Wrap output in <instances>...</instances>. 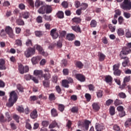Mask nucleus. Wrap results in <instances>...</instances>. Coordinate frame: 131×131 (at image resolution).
<instances>
[{
  "label": "nucleus",
  "instance_id": "18",
  "mask_svg": "<svg viewBox=\"0 0 131 131\" xmlns=\"http://www.w3.org/2000/svg\"><path fill=\"white\" fill-rule=\"evenodd\" d=\"M96 131H103L105 129V126L98 124L95 126Z\"/></svg>",
  "mask_w": 131,
  "mask_h": 131
},
{
  "label": "nucleus",
  "instance_id": "50",
  "mask_svg": "<svg viewBox=\"0 0 131 131\" xmlns=\"http://www.w3.org/2000/svg\"><path fill=\"white\" fill-rule=\"evenodd\" d=\"M109 29H110L111 32H115V29H116V27L112 25V24H110L108 26Z\"/></svg>",
  "mask_w": 131,
  "mask_h": 131
},
{
  "label": "nucleus",
  "instance_id": "16",
  "mask_svg": "<svg viewBox=\"0 0 131 131\" xmlns=\"http://www.w3.org/2000/svg\"><path fill=\"white\" fill-rule=\"evenodd\" d=\"M66 38L68 40L72 41V40H74V38H75V35L74 34H68Z\"/></svg>",
  "mask_w": 131,
  "mask_h": 131
},
{
  "label": "nucleus",
  "instance_id": "3",
  "mask_svg": "<svg viewBox=\"0 0 131 131\" xmlns=\"http://www.w3.org/2000/svg\"><path fill=\"white\" fill-rule=\"evenodd\" d=\"M39 14H50L52 13V7L49 5H43L38 10Z\"/></svg>",
  "mask_w": 131,
  "mask_h": 131
},
{
  "label": "nucleus",
  "instance_id": "37",
  "mask_svg": "<svg viewBox=\"0 0 131 131\" xmlns=\"http://www.w3.org/2000/svg\"><path fill=\"white\" fill-rule=\"evenodd\" d=\"M118 22L119 25H122L124 23V18L122 16H119L118 18Z\"/></svg>",
  "mask_w": 131,
  "mask_h": 131
},
{
  "label": "nucleus",
  "instance_id": "40",
  "mask_svg": "<svg viewBox=\"0 0 131 131\" xmlns=\"http://www.w3.org/2000/svg\"><path fill=\"white\" fill-rule=\"evenodd\" d=\"M14 45L16 47H22V40L20 39H16Z\"/></svg>",
  "mask_w": 131,
  "mask_h": 131
},
{
  "label": "nucleus",
  "instance_id": "17",
  "mask_svg": "<svg viewBox=\"0 0 131 131\" xmlns=\"http://www.w3.org/2000/svg\"><path fill=\"white\" fill-rule=\"evenodd\" d=\"M6 61L4 59H1V70H6Z\"/></svg>",
  "mask_w": 131,
  "mask_h": 131
},
{
  "label": "nucleus",
  "instance_id": "36",
  "mask_svg": "<svg viewBox=\"0 0 131 131\" xmlns=\"http://www.w3.org/2000/svg\"><path fill=\"white\" fill-rule=\"evenodd\" d=\"M57 98H56V96H55V94L51 93L49 96V99L50 101H55Z\"/></svg>",
  "mask_w": 131,
  "mask_h": 131
},
{
  "label": "nucleus",
  "instance_id": "14",
  "mask_svg": "<svg viewBox=\"0 0 131 131\" xmlns=\"http://www.w3.org/2000/svg\"><path fill=\"white\" fill-rule=\"evenodd\" d=\"M37 111L36 110H33L30 114V117L32 118V119H35V118H37Z\"/></svg>",
  "mask_w": 131,
  "mask_h": 131
},
{
  "label": "nucleus",
  "instance_id": "23",
  "mask_svg": "<svg viewBox=\"0 0 131 131\" xmlns=\"http://www.w3.org/2000/svg\"><path fill=\"white\" fill-rule=\"evenodd\" d=\"M34 74L36 76H40L41 77L42 76V71L41 70H35L34 71Z\"/></svg>",
  "mask_w": 131,
  "mask_h": 131
},
{
  "label": "nucleus",
  "instance_id": "49",
  "mask_svg": "<svg viewBox=\"0 0 131 131\" xmlns=\"http://www.w3.org/2000/svg\"><path fill=\"white\" fill-rule=\"evenodd\" d=\"M91 27L95 28L97 26V21L96 20L93 19L91 20V22L90 23Z\"/></svg>",
  "mask_w": 131,
  "mask_h": 131
},
{
  "label": "nucleus",
  "instance_id": "7",
  "mask_svg": "<svg viewBox=\"0 0 131 131\" xmlns=\"http://www.w3.org/2000/svg\"><path fill=\"white\" fill-rule=\"evenodd\" d=\"M18 70L20 74H24L29 72V67L28 66L24 67L22 64H20L18 65Z\"/></svg>",
  "mask_w": 131,
  "mask_h": 131
},
{
  "label": "nucleus",
  "instance_id": "42",
  "mask_svg": "<svg viewBox=\"0 0 131 131\" xmlns=\"http://www.w3.org/2000/svg\"><path fill=\"white\" fill-rule=\"evenodd\" d=\"M88 7H89V5L88 4L81 3L80 9L83 11H84V10H86V9H88Z\"/></svg>",
  "mask_w": 131,
  "mask_h": 131
},
{
  "label": "nucleus",
  "instance_id": "9",
  "mask_svg": "<svg viewBox=\"0 0 131 131\" xmlns=\"http://www.w3.org/2000/svg\"><path fill=\"white\" fill-rule=\"evenodd\" d=\"M5 31L7 34H8L9 37L11 38H14V33L13 32V29L10 26H6L5 28Z\"/></svg>",
  "mask_w": 131,
  "mask_h": 131
},
{
  "label": "nucleus",
  "instance_id": "27",
  "mask_svg": "<svg viewBox=\"0 0 131 131\" xmlns=\"http://www.w3.org/2000/svg\"><path fill=\"white\" fill-rule=\"evenodd\" d=\"M16 24L20 26H23L24 25H25V24L24 23V20L20 18L17 19L16 20Z\"/></svg>",
  "mask_w": 131,
  "mask_h": 131
},
{
  "label": "nucleus",
  "instance_id": "8",
  "mask_svg": "<svg viewBox=\"0 0 131 131\" xmlns=\"http://www.w3.org/2000/svg\"><path fill=\"white\" fill-rule=\"evenodd\" d=\"M44 71L46 73L45 74H42V77H43L45 80H50L52 76V75L51 74V71L50 70H49V69H44Z\"/></svg>",
  "mask_w": 131,
  "mask_h": 131
},
{
  "label": "nucleus",
  "instance_id": "11",
  "mask_svg": "<svg viewBox=\"0 0 131 131\" xmlns=\"http://www.w3.org/2000/svg\"><path fill=\"white\" fill-rule=\"evenodd\" d=\"M34 49L37 50L41 55H42L43 56H47V54L45 52V51H43V49H42V47H41L40 46L36 45L34 46Z\"/></svg>",
  "mask_w": 131,
  "mask_h": 131
},
{
  "label": "nucleus",
  "instance_id": "29",
  "mask_svg": "<svg viewBox=\"0 0 131 131\" xmlns=\"http://www.w3.org/2000/svg\"><path fill=\"white\" fill-rule=\"evenodd\" d=\"M16 110H17L19 113H24V112L25 111L24 107H23V106L22 105H18L16 108Z\"/></svg>",
  "mask_w": 131,
  "mask_h": 131
},
{
  "label": "nucleus",
  "instance_id": "24",
  "mask_svg": "<svg viewBox=\"0 0 131 131\" xmlns=\"http://www.w3.org/2000/svg\"><path fill=\"white\" fill-rule=\"evenodd\" d=\"M105 80L107 83H110V82H112L113 78L112 77H111V76L108 75L105 77Z\"/></svg>",
  "mask_w": 131,
  "mask_h": 131
},
{
  "label": "nucleus",
  "instance_id": "13",
  "mask_svg": "<svg viewBox=\"0 0 131 131\" xmlns=\"http://www.w3.org/2000/svg\"><path fill=\"white\" fill-rule=\"evenodd\" d=\"M33 65H36L39 61H40V57L39 56H36V57H33L32 58L31 60Z\"/></svg>",
  "mask_w": 131,
  "mask_h": 131
},
{
  "label": "nucleus",
  "instance_id": "5",
  "mask_svg": "<svg viewBox=\"0 0 131 131\" xmlns=\"http://www.w3.org/2000/svg\"><path fill=\"white\" fill-rule=\"evenodd\" d=\"M35 54V49L31 47H29L24 52V55L26 58H30Z\"/></svg>",
  "mask_w": 131,
  "mask_h": 131
},
{
  "label": "nucleus",
  "instance_id": "12",
  "mask_svg": "<svg viewBox=\"0 0 131 131\" xmlns=\"http://www.w3.org/2000/svg\"><path fill=\"white\" fill-rule=\"evenodd\" d=\"M76 78L81 82H84L85 81V76L81 74H76Z\"/></svg>",
  "mask_w": 131,
  "mask_h": 131
},
{
  "label": "nucleus",
  "instance_id": "53",
  "mask_svg": "<svg viewBox=\"0 0 131 131\" xmlns=\"http://www.w3.org/2000/svg\"><path fill=\"white\" fill-rule=\"evenodd\" d=\"M96 94L98 98H102L103 97V92L101 90H98Z\"/></svg>",
  "mask_w": 131,
  "mask_h": 131
},
{
  "label": "nucleus",
  "instance_id": "52",
  "mask_svg": "<svg viewBox=\"0 0 131 131\" xmlns=\"http://www.w3.org/2000/svg\"><path fill=\"white\" fill-rule=\"evenodd\" d=\"M13 119H14V120H15V121L17 123H19V122H20V121L19 120V119H20V117H19V116H18L17 115H14L13 116Z\"/></svg>",
  "mask_w": 131,
  "mask_h": 131
},
{
  "label": "nucleus",
  "instance_id": "4",
  "mask_svg": "<svg viewBox=\"0 0 131 131\" xmlns=\"http://www.w3.org/2000/svg\"><path fill=\"white\" fill-rule=\"evenodd\" d=\"M90 124H91V121L88 120H85L84 121H79L78 122V126L85 130H89Z\"/></svg>",
  "mask_w": 131,
  "mask_h": 131
},
{
  "label": "nucleus",
  "instance_id": "19",
  "mask_svg": "<svg viewBox=\"0 0 131 131\" xmlns=\"http://www.w3.org/2000/svg\"><path fill=\"white\" fill-rule=\"evenodd\" d=\"M93 109L95 110V111H99L100 110V105L99 103H94L92 104Z\"/></svg>",
  "mask_w": 131,
  "mask_h": 131
},
{
  "label": "nucleus",
  "instance_id": "21",
  "mask_svg": "<svg viewBox=\"0 0 131 131\" xmlns=\"http://www.w3.org/2000/svg\"><path fill=\"white\" fill-rule=\"evenodd\" d=\"M42 84L44 88H50V80H43Z\"/></svg>",
  "mask_w": 131,
  "mask_h": 131
},
{
  "label": "nucleus",
  "instance_id": "46",
  "mask_svg": "<svg viewBox=\"0 0 131 131\" xmlns=\"http://www.w3.org/2000/svg\"><path fill=\"white\" fill-rule=\"evenodd\" d=\"M130 80V76H126L124 78L123 83L126 84L127 82H129Z\"/></svg>",
  "mask_w": 131,
  "mask_h": 131
},
{
  "label": "nucleus",
  "instance_id": "10",
  "mask_svg": "<svg viewBox=\"0 0 131 131\" xmlns=\"http://www.w3.org/2000/svg\"><path fill=\"white\" fill-rule=\"evenodd\" d=\"M50 35L52 36L53 39H57L59 37V33L57 32V29H53L50 31Z\"/></svg>",
  "mask_w": 131,
  "mask_h": 131
},
{
  "label": "nucleus",
  "instance_id": "31",
  "mask_svg": "<svg viewBox=\"0 0 131 131\" xmlns=\"http://www.w3.org/2000/svg\"><path fill=\"white\" fill-rule=\"evenodd\" d=\"M23 18L24 19H28L29 16H30V13L28 12H24L22 13Z\"/></svg>",
  "mask_w": 131,
  "mask_h": 131
},
{
  "label": "nucleus",
  "instance_id": "41",
  "mask_svg": "<svg viewBox=\"0 0 131 131\" xmlns=\"http://www.w3.org/2000/svg\"><path fill=\"white\" fill-rule=\"evenodd\" d=\"M58 108L60 112H63V111L65 110V105L62 104H58Z\"/></svg>",
  "mask_w": 131,
  "mask_h": 131
},
{
  "label": "nucleus",
  "instance_id": "48",
  "mask_svg": "<svg viewBox=\"0 0 131 131\" xmlns=\"http://www.w3.org/2000/svg\"><path fill=\"white\" fill-rule=\"evenodd\" d=\"M130 125H131V118H128L125 123V126L128 127Z\"/></svg>",
  "mask_w": 131,
  "mask_h": 131
},
{
  "label": "nucleus",
  "instance_id": "60",
  "mask_svg": "<svg viewBox=\"0 0 131 131\" xmlns=\"http://www.w3.org/2000/svg\"><path fill=\"white\" fill-rule=\"evenodd\" d=\"M85 98L86 99L88 102H90V101H91V99H92V96H91L90 94L86 93L85 95Z\"/></svg>",
  "mask_w": 131,
  "mask_h": 131
},
{
  "label": "nucleus",
  "instance_id": "33",
  "mask_svg": "<svg viewBox=\"0 0 131 131\" xmlns=\"http://www.w3.org/2000/svg\"><path fill=\"white\" fill-rule=\"evenodd\" d=\"M110 114L112 116L115 115V107H114V106H111L110 107Z\"/></svg>",
  "mask_w": 131,
  "mask_h": 131
},
{
  "label": "nucleus",
  "instance_id": "62",
  "mask_svg": "<svg viewBox=\"0 0 131 131\" xmlns=\"http://www.w3.org/2000/svg\"><path fill=\"white\" fill-rule=\"evenodd\" d=\"M113 129L115 131H120V127L117 124L114 125Z\"/></svg>",
  "mask_w": 131,
  "mask_h": 131
},
{
  "label": "nucleus",
  "instance_id": "63",
  "mask_svg": "<svg viewBox=\"0 0 131 131\" xmlns=\"http://www.w3.org/2000/svg\"><path fill=\"white\" fill-rule=\"evenodd\" d=\"M10 126H11V129H13V130L17 129V126L16 125V124H15L13 122L10 123Z\"/></svg>",
  "mask_w": 131,
  "mask_h": 131
},
{
  "label": "nucleus",
  "instance_id": "43",
  "mask_svg": "<svg viewBox=\"0 0 131 131\" xmlns=\"http://www.w3.org/2000/svg\"><path fill=\"white\" fill-rule=\"evenodd\" d=\"M99 61L102 62L105 60V58H106V56L104 55L103 53H100L99 55Z\"/></svg>",
  "mask_w": 131,
  "mask_h": 131
},
{
  "label": "nucleus",
  "instance_id": "55",
  "mask_svg": "<svg viewBox=\"0 0 131 131\" xmlns=\"http://www.w3.org/2000/svg\"><path fill=\"white\" fill-rule=\"evenodd\" d=\"M123 16L125 17V18H126V19H129V18H130L131 14L128 12H124Z\"/></svg>",
  "mask_w": 131,
  "mask_h": 131
},
{
  "label": "nucleus",
  "instance_id": "57",
  "mask_svg": "<svg viewBox=\"0 0 131 131\" xmlns=\"http://www.w3.org/2000/svg\"><path fill=\"white\" fill-rule=\"evenodd\" d=\"M114 104L115 106H118L119 105H121L122 104V101L119 99H116L114 102Z\"/></svg>",
  "mask_w": 131,
  "mask_h": 131
},
{
  "label": "nucleus",
  "instance_id": "6",
  "mask_svg": "<svg viewBox=\"0 0 131 131\" xmlns=\"http://www.w3.org/2000/svg\"><path fill=\"white\" fill-rule=\"evenodd\" d=\"M120 7L123 10H130L131 9V1L130 0H124L122 3L120 5Z\"/></svg>",
  "mask_w": 131,
  "mask_h": 131
},
{
  "label": "nucleus",
  "instance_id": "61",
  "mask_svg": "<svg viewBox=\"0 0 131 131\" xmlns=\"http://www.w3.org/2000/svg\"><path fill=\"white\" fill-rule=\"evenodd\" d=\"M68 61L66 59H62L61 60V66H63V67H66L67 66Z\"/></svg>",
  "mask_w": 131,
  "mask_h": 131
},
{
  "label": "nucleus",
  "instance_id": "22",
  "mask_svg": "<svg viewBox=\"0 0 131 131\" xmlns=\"http://www.w3.org/2000/svg\"><path fill=\"white\" fill-rule=\"evenodd\" d=\"M58 111L56 108H53L51 110V115L53 117H56V116H58Z\"/></svg>",
  "mask_w": 131,
  "mask_h": 131
},
{
  "label": "nucleus",
  "instance_id": "38",
  "mask_svg": "<svg viewBox=\"0 0 131 131\" xmlns=\"http://www.w3.org/2000/svg\"><path fill=\"white\" fill-rule=\"evenodd\" d=\"M115 14L114 15V18H118V16L121 15V11L119 9H117L115 11Z\"/></svg>",
  "mask_w": 131,
  "mask_h": 131
},
{
  "label": "nucleus",
  "instance_id": "28",
  "mask_svg": "<svg viewBox=\"0 0 131 131\" xmlns=\"http://www.w3.org/2000/svg\"><path fill=\"white\" fill-rule=\"evenodd\" d=\"M58 126V123L56 121H52V123L49 125V128H54Z\"/></svg>",
  "mask_w": 131,
  "mask_h": 131
},
{
  "label": "nucleus",
  "instance_id": "20",
  "mask_svg": "<svg viewBox=\"0 0 131 131\" xmlns=\"http://www.w3.org/2000/svg\"><path fill=\"white\" fill-rule=\"evenodd\" d=\"M61 85L63 88L68 89V88H69V82L66 79L62 80Z\"/></svg>",
  "mask_w": 131,
  "mask_h": 131
},
{
  "label": "nucleus",
  "instance_id": "25",
  "mask_svg": "<svg viewBox=\"0 0 131 131\" xmlns=\"http://www.w3.org/2000/svg\"><path fill=\"white\" fill-rule=\"evenodd\" d=\"M72 20L73 21V22H74V23H76V24H79V23H80V22H81V19L79 17H74Z\"/></svg>",
  "mask_w": 131,
  "mask_h": 131
},
{
  "label": "nucleus",
  "instance_id": "32",
  "mask_svg": "<svg viewBox=\"0 0 131 131\" xmlns=\"http://www.w3.org/2000/svg\"><path fill=\"white\" fill-rule=\"evenodd\" d=\"M42 5H43V2L39 0H36L35 3V7H36V8H38Z\"/></svg>",
  "mask_w": 131,
  "mask_h": 131
},
{
  "label": "nucleus",
  "instance_id": "44",
  "mask_svg": "<svg viewBox=\"0 0 131 131\" xmlns=\"http://www.w3.org/2000/svg\"><path fill=\"white\" fill-rule=\"evenodd\" d=\"M16 86L17 90H18L19 92H20L21 93H23L24 92V87H23L22 85H21L20 84H18Z\"/></svg>",
  "mask_w": 131,
  "mask_h": 131
},
{
  "label": "nucleus",
  "instance_id": "34",
  "mask_svg": "<svg viewBox=\"0 0 131 131\" xmlns=\"http://www.w3.org/2000/svg\"><path fill=\"white\" fill-rule=\"evenodd\" d=\"M76 67H78L79 69H82L83 68V63L81 61H77L76 62Z\"/></svg>",
  "mask_w": 131,
  "mask_h": 131
},
{
  "label": "nucleus",
  "instance_id": "35",
  "mask_svg": "<svg viewBox=\"0 0 131 131\" xmlns=\"http://www.w3.org/2000/svg\"><path fill=\"white\" fill-rule=\"evenodd\" d=\"M57 16L59 19H63V18H64V12L62 11H58L57 13Z\"/></svg>",
  "mask_w": 131,
  "mask_h": 131
},
{
  "label": "nucleus",
  "instance_id": "58",
  "mask_svg": "<svg viewBox=\"0 0 131 131\" xmlns=\"http://www.w3.org/2000/svg\"><path fill=\"white\" fill-rule=\"evenodd\" d=\"M26 45L27 47H32V41L28 39L26 42Z\"/></svg>",
  "mask_w": 131,
  "mask_h": 131
},
{
  "label": "nucleus",
  "instance_id": "26",
  "mask_svg": "<svg viewBox=\"0 0 131 131\" xmlns=\"http://www.w3.org/2000/svg\"><path fill=\"white\" fill-rule=\"evenodd\" d=\"M117 34L119 36H122V35H124V30L123 29L119 28L117 30Z\"/></svg>",
  "mask_w": 131,
  "mask_h": 131
},
{
  "label": "nucleus",
  "instance_id": "56",
  "mask_svg": "<svg viewBox=\"0 0 131 131\" xmlns=\"http://www.w3.org/2000/svg\"><path fill=\"white\" fill-rule=\"evenodd\" d=\"M114 74L116 76H120V75L121 74V71L120 70L114 71Z\"/></svg>",
  "mask_w": 131,
  "mask_h": 131
},
{
  "label": "nucleus",
  "instance_id": "47",
  "mask_svg": "<svg viewBox=\"0 0 131 131\" xmlns=\"http://www.w3.org/2000/svg\"><path fill=\"white\" fill-rule=\"evenodd\" d=\"M55 90L57 93H58L59 95H61L62 94V89H61V87H60L59 85H56L55 86Z\"/></svg>",
  "mask_w": 131,
  "mask_h": 131
},
{
  "label": "nucleus",
  "instance_id": "2",
  "mask_svg": "<svg viewBox=\"0 0 131 131\" xmlns=\"http://www.w3.org/2000/svg\"><path fill=\"white\" fill-rule=\"evenodd\" d=\"M17 100H18L17 93L15 91H12L10 94L9 102L7 103V107H13L14 104L17 102Z\"/></svg>",
  "mask_w": 131,
  "mask_h": 131
},
{
  "label": "nucleus",
  "instance_id": "30",
  "mask_svg": "<svg viewBox=\"0 0 131 131\" xmlns=\"http://www.w3.org/2000/svg\"><path fill=\"white\" fill-rule=\"evenodd\" d=\"M125 37H127V38H131V32L129 29H127L125 30Z\"/></svg>",
  "mask_w": 131,
  "mask_h": 131
},
{
  "label": "nucleus",
  "instance_id": "15",
  "mask_svg": "<svg viewBox=\"0 0 131 131\" xmlns=\"http://www.w3.org/2000/svg\"><path fill=\"white\" fill-rule=\"evenodd\" d=\"M72 29L74 30V31H75V32L81 33V29H80V27H79V25L78 26H72Z\"/></svg>",
  "mask_w": 131,
  "mask_h": 131
},
{
  "label": "nucleus",
  "instance_id": "64",
  "mask_svg": "<svg viewBox=\"0 0 131 131\" xmlns=\"http://www.w3.org/2000/svg\"><path fill=\"white\" fill-rule=\"evenodd\" d=\"M88 89L90 91H95V86L93 85L92 84H90L88 85Z\"/></svg>",
  "mask_w": 131,
  "mask_h": 131
},
{
  "label": "nucleus",
  "instance_id": "1",
  "mask_svg": "<svg viewBox=\"0 0 131 131\" xmlns=\"http://www.w3.org/2000/svg\"><path fill=\"white\" fill-rule=\"evenodd\" d=\"M130 53L131 49H128L126 47H124L120 52L119 54L120 59L121 60H124L122 63V65L123 67L127 66V64L129 63V58L126 56V55H128V54H130Z\"/></svg>",
  "mask_w": 131,
  "mask_h": 131
},
{
  "label": "nucleus",
  "instance_id": "51",
  "mask_svg": "<svg viewBox=\"0 0 131 131\" xmlns=\"http://www.w3.org/2000/svg\"><path fill=\"white\" fill-rule=\"evenodd\" d=\"M71 111L72 113H77L78 112V107L77 106H73Z\"/></svg>",
  "mask_w": 131,
  "mask_h": 131
},
{
  "label": "nucleus",
  "instance_id": "59",
  "mask_svg": "<svg viewBox=\"0 0 131 131\" xmlns=\"http://www.w3.org/2000/svg\"><path fill=\"white\" fill-rule=\"evenodd\" d=\"M118 96L120 98H121L122 99H125V98H126V95H125V93L123 92L119 93Z\"/></svg>",
  "mask_w": 131,
  "mask_h": 131
},
{
  "label": "nucleus",
  "instance_id": "45",
  "mask_svg": "<svg viewBox=\"0 0 131 131\" xmlns=\"http://www.w3.org/2000/svg\"><path fill=\"white\" fill-rule=\"evenodd\" d=\"M49 124H50V122L49 121H43L41 123V125L43 126V127H48L49 126Z\"/></svg>",
  "mask_w": 131,
  "mask_h": 131
},
{
  "label": "nucleus",
  "instance_id": "39",
  "mask_svg": "<svg viewBox=\"0 0 131 131\" xmlns=\"http://www.w3.org/2000/svg\"><path fill=\"white\" fill-rule=\"evenodd\" d=\"M38 100V96L33 95L30 97V101L31 102H34Z\"/></svg>",
  "mask_w": 131,
  "mask_h": 131
},
{
  "label": "nucleus",
  "instance_id": "54",
  "mask_svg": "<svg viewBox=\"0 0 131 131\" xmlns=\"http://www.w3.org/2000/svg\"><path fill=\"white\" fill-rule=\"evenodd\" d=\"M35 34L36 36H38V37H40L42 35V31H35Z\"/></svg>",
  "mask_w": 131,
  "mask_h": 131
}]
</instances>
